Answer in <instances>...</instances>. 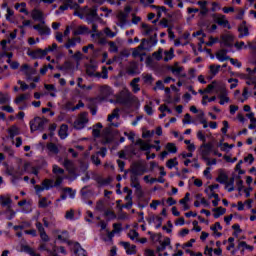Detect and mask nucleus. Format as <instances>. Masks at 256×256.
I'll return each instance as SVG.
<instances>
[{"label": "nucleus", "mask_w": 256, "mask_h": 256, "mask_svg": "<svg viewBox=\"0 0 256 256\" xmlns=\"http://www.w3.org/2000/svg\"><path fill=\"white\" fill-rule=\"evenodd\" d=\"M201 147L203 148L201 152L203 161H206V165L211 166V160L209 159V155H211V151H213V143H203Z\"/></svg>", "instance_id": "obj_1"}, {"label": "nucleus", "mask_w": 256, "mask_h": 256, "mask_svg": "<svg viewBox=\"0 0 256 256\" xmlns=\"http://www.w3.org/2000/svg\"><path fill=\"white\" fill-rule=\"evenodd\" d=\"M145 165L141 162H134L130 166V173L136 177H140L141 175H145Z\"/></svg>", "instance_id": "obj_2"}, {"label": "nucleus", "mask_w": 256, "mask_h": 256, "mask_svg": "<svg viewBox=\"0 0 256 256\" xmlns=\"http://www.w3.org/2000/svg\"><path fill=\"white\" fill-rule=\"evenodd\" d=\"M116 100H117V103H120V105H129V103H133L131 92L127 90L121 91L120 95L117 96Z\"/></svg>", "instance_id": "obj_3"}, {"label": "nucleus", "mask_w": 256, "mask_h": 256, "mask_svg": "<svg viewBox=\"0 0 256 256\" xmlns=\"http://www.w3.org/2000/svg\"><path fill=\"white\" fill-rule=\"evenodd\" d=\"M33 29L38 32L39 35H50L51 28L44 22H37L33 25Z\"/></svg>", "instance_id": "obj_4"}, {"label": "nucleus", "mask_w": 256, "mask_h": 256, "mask_svg": "<svg viewBox=\"0 0 256 256\" xmlns=\"http://www.w3.org/2000/svg\"><path fill=\"white\" fill-rule=\"evenodd\" d=\"M43 186L35 185L34 189L36 191V195H39L42 191H45V189H51L53 187V180H44L42 183Z\"/></svg>", "instance_id": "obj_5"}, {"label": "nucleus", "mask_w": 256, "mask_h": 256, "mask_svg": "<svg viewBox=\"0 0 256 256\" xmlns=\"http://www.w3.org/2000/svg\"><path fill=\"white\" fill-rule=\"evenodd\" d=\"M36 229L44 243L49 242V235H47V232H45V228L43 227V224H41V222H36Z\"/></svg>", "instance_id": "obj_6"}, {"label": "nucleus", "mask_w": 256, "mask_h": 256, "mask_svg": "<svg viewBox=\"0 0 256 256\" xmlns=\"http://www.w3.org/2000/svg\"><path fill=\"white\" fill-rule=\"evenodd\" d=\"M127 75H139V64L137 62L132 61L130 65L126 68Z\"/></svg>", "instance_id": "obj_7"}, {"label": "nucleus", "mask_w": 256, "mask_h": 256, "mask_svg": "<svg viewBox=\"0 0 256 256\" xmlns=\"http://www.w3.org/2000/svg\"><path fill=\"white\" fill-rule=\"evenodd\" d=\"M102 137L104 138L102 140V145H107V143H111V141H113V138L111 137V127H106L102 131Z\"/></svg>", "instance_id": "obj_8"}, {"label": "nucleus", "mask_w": 256, "mask_h": 256, "mask_svg": "<svg viewBox=\"0 0 256 256\" xmlns=\"http://www.w3.org/2000/svg\"><path fill=\"white\" fill-rule=\"evenodd\" d=\"M48 122L47 119L34 118V129L36 131H43L45 129V124Z\"/></svg>", "instance_id": "obj_9"}, {"label": "nucleus", "mask_w": 256, "mask_h": 256, "mask_svg": "<svg viewBox=\"0 0 256 256\" xmlns=\"http://www.w3.org/2000/svg\"><path fill=\"white\" fill-rule=\"evenodd\" d=\"M21 71L26 77V81H33V69H31L27 64L21 66Z\"/></svg>", "instance_id": "obj_10"}, {"label": "nucleus", "mask_w": 256, "mask_h": 256, "mask_svg": "<svg viewBox=\"0 0 256 256\" xmlns=\"http://www.w3.org/2000/svg\"><path fill=\"white\" fill-rule=\"evenodd\" d=\"M20 133L21 130H19V127H17V125H12L10 128H8V134L12 143H15V137H17V135H20Z\"/></svg>", "instance_id": "obj_11"}, {"label": "nucleus", "mask_w": 256, "mask_h": 256, "mask_svg": "<svg viewBox=\"0 0 256 256\" xmlns=\"http://www.w3.org/2000/svg\"><path fill=\"white\" fill-rule=\"evenodd\" d=\"M45 21V16L43 12L37 9L33 10V23H43Z\"/></svg>", "instance_id": "obj_12"}, {"label": "nucleus", "mask_w": 256, "mask_h": 256, "mask_svg": "<svg viewBox=\"0 0 256 256\" xmlns=\"http://www.w3.org/2000/svg\"><path fill=\"white\" fill-rule=\"evenodd\" d=\"M73 251L76 256H87V251L81 247L79 242L73 243Z\"/></svg>", "instance_id": "obj_13"}, {"label": "nucleus", "mask_w": 256, "mask_h": 256, "mask_svg": "<svg viewBox=\"0 0 256 256\" xmlns=\"http://www.w3.org/2000/svg\"><path fill=\"white\" fill-rule=\"evenodd\" d=\"M214 89H216V93H220L219 99L227 97V88H225V84H217Z\"/></svg>", "instance_id": "obj_14"}, {"label": "nucleus", "mask_w": 256, "mask_h": 256, "mask_svg": "<svg viewBox=\"0 0 256 256\" xmlns=\"http://www.w3.org/2000/svg\"><path fill=\"white\" fill-rule=\"evenodd\" d=\"M221 39H222L225 47H233V39H234L233 35H231V34H223L221 36Z\"/></svg>", "instance_id": "obj_15"}, {"label": "nucleus", "mask_w": 256, "mask_h": 256, "mask_svg": "<svg viewBox=\"0 0 256 256\" xmlns=\"http://www.w3.org/2000/svg\"><path fill=\"white\" fill-rule=\"evenodd\" d=\"M216 181L217 183H221V185H225V183L229 181V176L225 174L223 170H220Z\"/></svg>", "instance_id": "obj_16"}, {"label": "nucleus", "mask_w": 256, "mask_h": 256, "mask_svg": "<svg viewBox=\"0 0 256 256\" xmlns=\"http://www.w3.org/2000/svg\"><path fill=\"white\" fill-rule=\"evenodd\" d=\"M127 14L123 11H120L117 15V19L119 21V25L120 27H125V25H127Z\"/></svg>", "instance_id": "obj_17"}, {"label": "nucleus", "mask_w": 256, "mask_h": 256, "mask_svg": "<svg viewBox=\"0 0 256 256\" xmlns=\"http://www.w3.org/2000/svg\"><path fill=\"white\" fill-rule=\"evenodd\" d=\"M47 55V49H34L33 50V58L34 59H41V57H45Z\"/></svg>", "instance_id": "obj_18"}, {"label": "nucleus", "mask_w": 256, "mask_h": 256, "mask_svg": "<svg viewBox=\"0 0 256 256\" xmlns=\"http://www.w3.org/2000/svg\"><path fill=\"white\" fill-rule=\"evenodd\" d=\"M235 177H231L228 180H226L225 183V189H227L228 187V193H233V191H235Z\"/></svg>", "instance_id": "obj_19"}, {"label": "nucleus", "mask_w": 256, "mask_h": 256, "mask_svg": "<svg viewBox=\"0 0 256 256\" xmlns=\"http://www.w3.org/2000/svg\"><path fill=\"white\" fill-rule=\"evenodd\" d=\"M57 239H59V241H63L64 243H67V245L69 246L73 245V241L69 240V232L67 231H63L62 235H58Z\"/></svg>", "instance_id": "obj_20"}, {"label": "nucleus", "mask_w": 256, "mask_h": 256, "mask_svg": "<svg viewBox=\"0 0 256 256\" xmlns=\"http://www.w3.org/2000/svg\"><path fill=\"white\" fill-rule=\"evenodd\" d=\"M212 211L214 213V219H219L221 215H225V213H227V209L223 207L213 208Z\"/></svg>", "instance_id": "obj_21"}, {"label": "nucleus", "mask_w": 256, "mask_h": 256, "mask_svg": "<svg viewBox=\"0 0 256 256\" xmlns=\"http://www.w3.org/2000/svg\"><path fill=\"white\" fill-rule=\"evenodd\" d=\"M78 43H81V38H68L67 43L64 45L66 49H71V47H75Z\"/></svg>", "instance_id": "obj_22"}, {"label": "nucleus", "mask_w": 256, "mask_h": 256, "mask_svg": "<svg viewBox=\"0 0 256 256\" xmlns=\"http://www.w3.org/2000/svg\"><path fill=\"white\" fill-rule=\"evenodd\" d=\"M20 251L22 253H27L28 255L33 256V248H31V246H29L28 244L21 243Z\"/></svg>", "instance_id": "obj_23"}, {"label": "nucleus", "mask_w": 256, "mask_h": 256, "mask_svg": "<svg viewBox=\"0 0 256 256\" xmlns=\"http://www.w3.org/2000/svg\"><path fill=\"white\" fill-rule=\"evenodd\" d=\"M136 145H140V149L141 151H149L151 149V146L149 143H146L145 141H143L142 139H138L136 141Z\"/></svg>", "instance_id": "obj_24"}, {"label": "nucleus", "mask_w": 256, "mask_h": 256, "mask_svg": "<svg viewBox=\"0 0 256 256\" xmlns=\"http://www.w3.org/2000/svg\"><path fill=\"white\" fill-rule=\"evenodd\" d=\"M59 71H64L67 73V71H71L73 69V64L70 61H65L63 65L58 66Z\"/></svg>", "instance_id": "obj_25"}, {"label": "nucleus", "mask_w": 256, "mask_h": 256, "mask_svg": "<svg viewBox=\"0 0 256 256\" xmlns=\"http://www.w3.org/2000/svg\"><path fill=\"white\" fill-rule=\"evenodd\" d=\"M215 22L222 27H227V25H229V21L225 19V15H219V17L215 19Z\"/></svg>", "instance_id": "obj_26"}, {"label": "nucleus", "mask_w": 256, "mask_h": 256, "mask_svg": "<svg viewBox=\"0 0 256 256\" xmlns=\"http://www.w3.org/2000/svg\"><path fill=\"white\" fill-rule=\"evenodd\" d=\"M168 245H171V239L165 238L163 242H161V245L157 247L158 253H161V251H165V249L168 247Z\"/></svg>", "instance_id": "obj_27"}, {"label": "nucleus", "mask_w": 256, "mask_h": 256, "mask_svg": "<svg viewBox=\"0 0 256 256\" xmlns=\"http://www.w3.org/2000/svg\"><path fill=\"white\" fill-rule=\"evenodd\" d=\"M69 129V126L67 124H62L60 126L58 135L60 138L65 139L67 137V130Z\"/></svg>", "instance_id": "obj_28"}, {"label": "nucleus", "mask_w": 256, "mask_h": 256, "mask_svg": "<svg viewBox=\"0 0 256 256\" xmlns=\"http://www.w3.org/2000/svg\"><path fill=\"white\" fill-rule=\"evenodd\" d=\"M216 59H218V61H229V59H231V57H229L228 55L223 53V50H219L216 53Z\"/></svg>", "instance_id": "obj_29"}, {"label": "nucleus", "mask_w": 256, "mask_h": 256, "mask_svg": "<svg viewBox=\"0 0 256 256\" xmlns=\"http://www.w3.org/2000/svg\"><path fill=\"white\" fill-rule=\"evenodd\" d=\"M115 118L119 119V108H115L113 112L108 115L107 121L111 123Z\"/></svg>", "instance_id": "obj_30"}, {"label": "nucleus", "mask_w": 256, "mask_h": 256, "mask_svg": "<svg viewBox=\"0 0 256 256\" xmlns=\"http://www.w3.org/2000/svg\"><path fill=\"white\" fill-rule=\"evenodd\" d=\"M239 39H242V37L249 36V28L248 27H238Z\"/></svg>", "instance_id": "obj_31"}, {"label": "nucleus", "mask_w": 256, "mask_h": 256, "mask_svg": "<svg viewBox=\"0 0 256 256\" xmlns=\"http://www.w3.org/2000/svg\"><path fill=\"white\" fill-rule=\"evenodd\" d=\"M0 203H1L2 207H9V205H11V203H13V200H11V198H5V196L1 195Z\"/></svg>", "instance_id": "obj_32"}, {"label": "nucleus", "mask_w": 256, "mask_h": 256, "mask_svg": "<svg viewBox=\"0 0 256 256\" xmlns=\"http://www.w3.org/2000/svg\"><path fill=\"white\" fill-rule=\"evenodd\" d=\"M83 33H91V30L87 26H78L75 35H83Z\"/></svg>", "instance_id": "obj_33"}, {"label": "nucleus", "mask_w": 256, "mask_h": 256, "mask_svg": "<svg viewBox=\"0 0 256 256\" xmlns=\"http://www.w3.org/2000/svg\"><path fill=\"white\" fill-rule=\"evenodd\" d=\"M69 7H71V9H79V4L74 3L73 6L71 4H64L62 6L59 7L60 11H67L69 9Z\"/></svg>", "instance_id": "obj_34"}, {"label": "nucleus", "mask_w": 256, "mask_h": 256, "mask_svg": "<svg viewBox=\"0 0 256 256\" xmlns=\"http://www.w3.org/2000/svg\"><path fill=\"white\" fill-rule=\"evenodd\" d=\"M166 150L168 153H177V146L175 143L169 142L166 144Z\"/></svg>", "instance_id": "obj_35"}, {"label": "nucleus", "mask_w": 256, "mask_h": 256, "mask_svg": "<svg viewBox=\"0 0 256 256\" xmlns=\"http://www.w3.org/2000/svg\"><path fill=\"white\" fill-rule=\"evenodd\" d=\"M177 165H179L177 158L169 159L166 163V167H168V169H173V167H177Z\"/></svg>", "instance_id": "obj_36"}, {"label": "nucleus", "mask_w": 256, "mask_h": 256, "mask_svg": "<svg viewBox=\"0 0 256 256\" xmlns=\"http://www.w3.org/2000/svg\"><path fill=\"white\" fill-rule=\"evenodd\" d=\"M214 198V201H212V204L214 207H217L219 205V201H221V198H219V194L213 192L210 196L209 199Z\"/></svg>", "instance_id": "obj_37"}, {"label": "nucleus", "mask_w": 256, "mask_h": 256, "mask_svg": "<svg viewBox=\"0 0 256 256\" xmlns=\"http://www.w3.org/2000/svg\"><path fill=\"white\" fill-rule=\"evenodd\" d=\"M130 185L133 188H135V185H141L139 183V176H135V175L131 174V176H130Z\"/></svg>", "instance_id": "obj_38"}, {"label": "nucleus", "mask_w": 256, "mask_h": 256, "mask_svg": "<svg viewBox=\"0 0 256 256\" xmlns=\"http://www.w3.org/2000/svg\"><path fill=\"white\" fill-rule=\"evenodd\" d=\"M51 205V201L47 202V198H41L39 200V207L42 209H45V207H49Z\"/></svg>", "instance_id": "obj_39"}, {"label": "nucleus", "mask_w": 256, "mask_h": 256, "mask_svg": "<svg viewBox=\"0 0 256 256\" xmlns=\"http://www.w3.org/2000/svg\"><path fill=\"white\" fill-rule=\"evenodd\" d=\"M152 57H155L156 61H161L163 59V49H158V51L152 54Z\"/></svg>", "instance_id": "obj_40"}, {"label": "nucleus", "mask_w": 256, "mask_h": 256, "mask_svg": "<svg viewBox=\"0 0 256 256\" xmlns=\"http://www.w3.org/2000/svg\"><path fill=\"white\" fill-rule=\"evenodd\" d=\"M111 181H113V179L111 177H108L106 179H103V178L97 179V183H99V185H109L111 183Z\"/></svg>", "instance_id": "obj_41"}, {"label": "nucleus", "mask_w": 256, "mask_h": 256, "mask_svg": "<svg viewBox=\"0 0 256 256\" xmlns=\"http://www.w3.org/2000/svg\"><path fill=\"white\" fill-rule=\"evenodd\" d=\"M9 102V94H3L0 92V105H5Z\"/></svg>", "instance_id": "obj_42"}, {"label": "nucleus", "mask_w": 256, "mask_h": 256, "mask_svg": "<svg viewBox=\"0 0 256 256\" xmlns=\"http://www.w3.org/2000/svg\"><path fill=\"white\" fill-rule=\"evenodd\" d=\"M173 53H174V49L170 48V50L167 52H165L166 57H164V61L167 63V61H171V59H173Z\"/></svg>", "instance_id": "obj_43"}, {"label": "nucleus", "mask_w": 256, "mask_h": 256, "mask_svg": "<svg viewBox=\"0 0 256 256\" xmlns=\"http://www.w3.org/2000/svg\"><path fill=\"white\" fill-rule=\"evenodd\" d=\"M134 189H136V195L139 199L143 197V189L141 188V184L134 185Z\"/></svg>", "instance_id": "obj_44"}, {"label": "nucleus", "mask_w": 256, "mask_h": 256, "mask_svg": "<svg viewBox=\"0 0 256 256\" xmlns=\"http://www.w3.org/2000/svg\"><path fill=\"white\" fill-rule=\"evenodd\" d=\"M28 98L27 94H21L20 96L16 97V99L14 100V103H16V105H19V103H23V101H25Z\"/></svg>", "instance_id": "obj_45"}, {"label": "nucleus", "mask_w": 256, "mask_h": 256, "mask_svg": "<svg viewBox=\"0 0 256 256\" xmlns=\"http://www.w3.org/2000/svg\"><path fill=\"white\" fill-rule=\"evenodd\" d=\"M86 15L97 19V17H99V15L97 14V6H93Z\"/></svg>", "instance_id": "obj_46"}, {"label": "nucleus", "mask_w": 256, "mask_h": 256, "mask_svg": "<svg viewBox=\"0 0 256 256\" xmlns=\"http://www.w3.org/2000/svg\"><path fill=\"white\" fill-rule=\"evenodd\" d=\"M47 149L51 151V153H59V148H57V145H55L54 143H49L47 145Z\"/></svg>", "instance_id": "obj_47"}, {"label": "nucleus", "mask_w": 256, "mask_h": 256, "mask_svg": "<svg viewBox=\"0 0 256 256\" xmlns=\"http://www.w3.org/2000/svg\"><path fill=\"white\" fill-rule=\"evenodd\" d=\"M127 255H135L137 253V246L135 245H130L128 247V250H126Z\"/></svg>", "instance_id": "obj_48"}, {"label": "nucleus", "mask_w": 256, "mask_h": 256, "mask_svg": "<svg viewBox=\"0 0 256 256\" xmlns=\"http://www.w3.org/2000/svg\"><path fill=\"white\" fill-rule=\"evenodd\" d=\"M142 29H145V35H150L154 28L149 27V24L142 23Z\"/></svg>", "instance_id": "obj_49"}, {"label": "nucleus", "mask_w": 256, "mask_h": 256, "mask_svg": "<svg viewBox=\"0 0 256 256\" xmlns=\"http://www.w3.org/2000/svg\"><path fill=\"white\" fill-rule=\"evenodd\" d=\"M210 229H211V231H213V233H217V229H219V231H222L223 230V226H221V223L216 222L214 224V226L210 227Z\"/></svg>", "instance_id": "obj_50"}, {"label": "nucleus", "mask_w": 256, "mask_h": 256, "mask_svg": "<svg viewBox=\"0 0 256 256\" xmlns=\"http://www.w3.org/2000/svg\"><path fill=\"white\" fill-rule=\"evenodd\" d=\"M64 167H66L68 169V171H73V162L69 159H65Z\"/></svg>", "instance_id": "obj_51"}, {"label": "nucleus", "mask_w": 256, "mask_h": 256, "mask_svg": "<svg viewBox=\"0 0 256 256\" xmlns=\"http://www.w3.org/2000/svg\"><path fill=\"white\" fill-rule=\"evenodd\" d=\"M108 44H109V47H110V51L112 53H117V51H119V47H117V44H115V42L110 41Z\"/></svg>", "instance_id": "obj_52"}, {"label": "nucleus", "mask_w": 256, "mask_h": 256, "mask_svg": "<svg viewBox=\"0 0 256 256\" xmlns=\"http://www.w3.org/2000/svg\"><path fill=\"white\" fill-rule=\"evenodd\" d=\"M219 69H221V65H210V71L212 75H217V73H219Z\"/></svg>", "instance_id": "obj_53"}, {"label": "nucleus", "mask_w": 256, "mask_h": 256, "mask_svg": "<svg viewBox=\"0 0 256 256\" xmlns=\"http://www.w3.org/2000/svg\"><path fill=\"white\" fill-rule=\"evenodd\" d=\"M96 211H105V204L103 200H99L96 204Z\"/></svg>", "instance_id": "obj_54"}, {"label": "nucleus", "mask_w": 256, "mask_h": 256, "mask_svg": "<svg viewBox=\"0 0 256 256\" xmlns=\"http://www.w3.org/2000/svg\"><path fill=\"white\" fill-rule=\"evenodd\" d=\"M53 173L58 174V175H63V173H65V170H63V168H60L57 165L53 166Z\"/></svg>", "instance_id": "obj_55"}, {"label": "nucleus", "mask_w": 256, "mask_h": 256, "mask_svg": "<svg viewBox=\"0 0 256 256\" xmlns=\"http://www.w3.org/2000/svg\"><path fill=\"white\" fill-rule=\"evenodd\" d=\"M215 85H217V81H213L211 84H209L205 90V93H211L213 89H215Z\"/></svg>", "instance_id": "obj_56"}, {"label": "nucleus", "mask_w": 256, "mask_h": 256, "mask_svg": "<svg viewBox=\"0 0 256 256\" xmlns=\"http://www.w3.org/2000/svg\"><path fill=\"white\" fill-rule=\"evenodd\" d=\"M209 39L210 41L206 42L207 47H213L219 41V38H213V36H210Z\"/></svg>", "instance_id": "obj_57"}, {"label": "nucleus", "mask_w": 256, "mask_h": 256, "mask_svg": "<svg viewBox=\"0 0 256 256\" xmlns=\"http://www.w3.org/2000/svg\"><path fill=\"white\" fill-rule=\"evenodd\" d=\"M18 85H20L21 91H27L29 89V85L21 80H18Z\"/></svg>", "instance_id": "obj_58"}, {"label": "nucleus", "mask_w": 256, "mask_h": 256, "mask_svg": "<svg viewBox=\"0 0 256 256\" xmlns=\"http://www.w3.org/2000/svg\"><path fill=\"white\" fill-rule=\"evenodd\" d=\"M144 83H153V76L151 74L143 75Z\"/></svg>", "instance_id": "obj_59"}, {"label": "nucleus", "mask_w": 256, "mask_h": 256, "mask_svg": "<svg viewBox=\"0 0 256 256\" xmlns=\"http://www.w3.org/2000/svg\"><path fill=\"white\" fill-rule=\"evenodd\" d=\"M84 127H85V124L81 122L79 119L74 122L75 129H83Z\"/></svg>", "instance_id": "obj_60"}, {"label": "nucleus", "mask_w": 256, "mask_h": 256, "mask_svg": "<svg viewBox=\"0 0 256 256\" xmlns=\"http://www.w3.org/2000/svg\"><path fill=\"white\" fill-rule=\"evenodd\" d=\"M91 161L94 163V165H101V159H99V156L97 155H92Z\"/></svg>", "instance_id": "obj_61"}, {"label": "nucleus", "mask_w": 256, "mask_h": 256, "mask_svg": "<svg viewBox=\"0 0 256 256\" xmlns=\"http://www.w3.org/2000/svg\"><path fill=\"white\" fill-rule=\"evenodd\" d=\"M197 137L203 143H205V141H207V138L205 137V134H203V131H201V130L197 132Z\"/></svg>", "instance_id": "obj_62"}, {"label": "nucleus", "mask_w": 256, "mask_h": 256, "mask_svg": "<svg viewBox=\"0 0 256 256\" xmlns=\"http://www.w3.org/2000/svg\"><path fill=\"white\" fill-rule=\"evenodd\" d=\"M65 217H66V219L73 220L75 217V211H73V210L67 211Z\"/></svg>", "instance_id": "obj_63"}, {"label": "nucleus", "mask_w": 256, "mask_h": 256, "mask_svg": "<svg viewBox=\"0 0 256 256\" xmlns=\"http://www.w3.org/2000/svg\"><path fill=\"white\" fill-rule=\"evenodd\" d=\"M228 61H230V63L232 65H235L236 67L241 68V62H239V60L234 59V58H230V59H228Z\"/></svg>", "instance_id": "obj_64"}]
</instances>
